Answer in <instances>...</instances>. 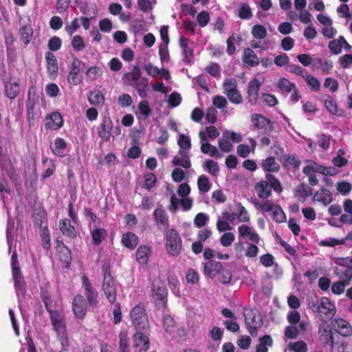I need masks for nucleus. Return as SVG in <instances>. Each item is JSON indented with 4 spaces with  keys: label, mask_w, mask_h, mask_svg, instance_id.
Returning a JSON list of instances; mask_svg holds the SVG:
<instances>
[{
    "label": "nucleus",
    "mask_w": 352,
    "mask_h": 352,
    "mask_svg": "<svg viewBox=\"0 0 352 352\" xmlns=\"http://www.w3.org/2000/svg\"><path fill=\"white\" fill-rule=\"evenodd\" d=\"M167 289L160 280H153L151 287V300L157 309H163L167 305Z\"/></svg>",
    "instance_id": "nucleus-1"
},
{
    "label": "nucleus",
    "mask_w": 352,
    "mask_h": 352,
    "mask_svg": "<svg viewBox=\"0 0 352 352\" xmlns=\"http://www.w3.org/2000/svg\"><path fill=\"white\" fill-rule=\"evenodd\" d=\"M165 241L166 250L169 255L177 256L181 253L182 241L176 230L168 229L165 235Z\"/></svg>",
    "instance_id": "nucleus-2"
},
{
    "label": "nucleus",
    "mask_w": 352,
    "mask_h": 352,
    "mask_svg": "<svg viewBox=\"0 0 352 352\" xmlns=\"http://www.w3.org/2000/svg\"><path fill=\"white\" fill-rule=\"evenodd\" d=\"M131 319L138 331H149V322L143 305L139 304L131 311Z\"/></svg>",
    "instance_id": "nucleus-3"
},
{
    "label": "nucleus",
    "mask_w": 352,
    "mask_h": 352,
    "mask_svg": "<svg viewBox=\"0 0 352 352\" xmlns=\"http://www.w3.org/2000/svg\"><path fill=\"white\" fill-rule=\"evenodd\" d=\"M103 283L102 289L110 303L116 301L117 287L108 267H103Z\"/></svg>",
    "instance_id": "nucleus-4"
},
{
    "label": "nucleus",
    "mask_w": 352,
    "mask_h": 352,
    "mask_svg": "<svg viewBox=\"0 0 352 352\" xmlns=\"http://www.w3.org/2000/svg\"><path fill=\"white\" fill-rule=\"evenodd\" d=\"M11 267L15 289L17 292L21 291L23 292L25 290V283L21 272L16 252H14L11 256Z\"/></svg>",
    "instance_id": "nucleus-5"
},
{
    "label": "nucleus",
    "mask_w": 352,
    "mask_h": 352,
    "mask_svg": "<svg viewBox=\"0 0 352 352\" xmlns=\"http://www.w3.org/2000/svg\"><path fill=\"white\" fill-rule=\"evenodd\" d=\"M82 285L89 307L91 309L96 308L98 304V293L86 276L82 277Z\"/></svg>",
    "instance_id": "nucleus-6"
},
{
    "label": "nucleus",
    "mask_w": 352,
    "mask_h": 352,
    "mask_svg": "<svg viewBox=\"0 0 352 352\" xmlns=\"http://www.w3.org/2000/svg\"><path fill=\"white\" fill-rule=\"evenodd\" d=\"M38 98L33 94L32 96L31 89L28 93V101L26 103L27 108V120L30 126H32L35 123L36 119L38 117L39 107L37 106Z\"/></svg>",
    "instance_id": "nucleus-7"
},
{
    "label": "nucleus",
    "mask_w": 352,
    "mask_h": 352,
    "mask_svg": "<svg viewBox=\"0 0 352 352\" xmlns=\"http://www.w3.org/2000/svg\"><path fill=\"white\" fill-rule=\"evenodd\" d=\"M245 322L249 333L252 336L256 335V330L263 325V320L259 314L252 310H246L244 312Z\"/></svg>",
    "instance_id": "nucleus-8"
},
{
    "label": "nucleus",
    "mask_w": 352,
    "mask_h": 352,
    "mask_svg": "<svg viewBox=\"0 0 352 352\" xmlns=\"http://www.w3.org/2000/svg\"><path fill=\"white\" fill-rule=\"evenodd\" d=\"M77 57H74L71 64L70 71L67 80L69 83L74 85H79L82 80V76L80 75L81 65H85Z\"/></svg>",
    "instance_id": "nucleus-9"
},
{
    "label": "nucleus",
    "mask_w": 352,
    "mask_h": 352,
    "mask_svg": "<svg viewBox=\"0 0 352 352\" xmlns=\"http://www.w3.org/2000/svg\"><path fill=\"white\" fill-rule=\"evenodd\" d=\"M148 331H138L133 334V347L137 352H146L150 346V342L147 336Z\"/></svg>",
    "instance_id": "nucleus-10"
},
{
    "label": "nucleus",
    "mask_w": 352,
    "mask_h": 352,
    "mask_svg": "<svg viewBox=\"0 0 352 352\" xmlns=\"http://www.w3.org/2000/svg\"><path fill=\"white\" fill-rule=\"evenodd\" d=\"M251 122L255 129L261 131L263 133L267 134L272 129L271 120L260 113H254L251 117Z\"/></svg>",
    "instance_id": "nucleus-11"
},
{
    "label": "nucleus",
    "mask_w": 352,
    "mask_h": 352,
    "mask_svg": "<svg viewBox=\"0 0 352 352\" xmlns=\"http://www.w3.org/2000/svg\"><path fill=\"white\" fill-rule=\"evenodd\" d=\"M317 313L324 319L331 318L336 313V307L327 297H322L320 299Z\"/></svg>",
    "instance_id": "nucleus-12"
},
{
    "label": "nucleus",
    "mask_w": 352,
    "mask_h": 352,
    "mask_svg": "<svg viewBox=\"0 0 352 352\" xmlns=\"http://www.w3.org/2000/svg\"><path fill=\"white\" fill-rule=\"evenodd\" d=\"M113 130V122L109 116H104L101 124L98 128L99 137L104 141L108 142L110 140Z\"/></svg>",
    "instance_id": "nucleus-13"
},
{
    "label": "nucleus",
    "mask_w": 352,
    "mask_h": 352,
    "mask_svg": "<svg viewBox=\"0 0 352 352\" xmlns=\"http://www.w3.org/2000/svg\"><path fill=\"white\" fill-rule=\"evenodd\" d=\"M72 310L75 316L79 319H82L87 311V303L84 297L78 294L76 296L72 302Z\"/></svg>",
    "instance_id": "nucleus-14"
},
{
    "label": "nucleus",
    "mask_w": 352,
    "mask_h": 352,
    "mask_svg": "<svg viewBox=\"0 0 352 352\" xmlns=\"http://www.w3.org/2000/svg\"><path fill=\"white\" fill-rule=\"evenodd\" d=\"M172 162L175 166H180L186 169L190 168L191 162L189 151L179 149L178 154L173 157Z\"/></svg>",
    "instance_id": "nucleus-15"
},
{
    "label": "nucleus",
    "mask_w": 352,
    "mask_h": 352,
    "mask_svg": "<svg viewBox=\"0 0 352 352\" xmlns=\"http://www.w3.org/2000/svg\"><path fill=\"white\" fill-rule=\"evenodd\" d=\"M50 317L53 329L56 334L63 333L67 331L64 318L59 311L52 313V314H50Z\"/></svg>",
    "instance_id": "nucleus-16"
},
{
    "label": "nucleus",
    "mask_w": 352,
    "mask_h": 352,
    "mask_svg": "<svg viewBox=\"0 0 352 352\" xmlns=\"http://www.w3.org/2000/svg\"><path fill=\"white\" fill-rule=\"evenodd\" d=\"M332 325L336 331L344 336H349L352 334V327L349 323L342 318H335Z\"/></svg>",
    "instance_id": "nucleus-17"
},
{
    "label": "nucleus",
    "mask_w": 352,
    "mask_h": 352,
    "mask_svg": "<svg viewBox=\"0 0 352 352\" xmlns=\"http://www.w3.org/2000/svg\"><path fill=\"white\" fill-rule=\"evenodd\" d=\"M313 199L327 206L333 201V195L329 190L321 188L314 193Z\"/></svg>",
    "instance_id": "nucleus-18"
},
{
    "label": "nucleus",
    "mask_w": 352,
    "mask_h": 352,
    "mask_svg": "<svg viewBox=\"0 0 352 352\" xmlns=\"http://www.w3.org/2000/svg\"><path fill=\"white\" fill-rule=\"evenodd\" d=\"M238 231L239 237H248V239L253 243H259L260 236L256 232V231L251 227L243 224L238 227Z\"/></svg>",
    "instance_id": "nucleus-19"
},
{
    "label": "nucleus",
    "mask_w": 352,
    "mask_h": 352,
    "mask_svg": "<svg viewBox=\"0 0 352 352\" xmlns=\"http://www.w3.org/2000/svg\"><path fill=\"white\" fill-rule=\"evenodd\" d=\"M63 125V118L58 112H54L45 118V126L52 130H58Z\"/></svg>",
    "instance_id": "nucleus-20"
},
{
    "label": "nucleus",
    "mask_w": 352,
    "mask_h": 352,
    "mask_svg": "<svg viewBox=\"0 0 352 352\" xmlns=\"http://www.w3.org/2000/svg\"><path fill=\"white\" fill-rule=\"evenodd\" d=\"M143 78L140 69L138 67H133L131 72H128L123 76L122 80L126 85L133 87Z\"/></svg>",
    "instance_id": "nucleus-21"
},
{
    "label": "nucleus",
    "mask_w": 352,
    "mask_h": 352,
    "mask_svg": "<svg viewBox=\"0 0 352 352\" xmlns=\"http://www.w3.org/2000/svg\"><path fill=\"white\" fill-rule=\"evenodd\" d=\"M59 229L62 234L70 239H74L77 236V232L71 224V221L68 219H63L59 221Z\"/></svg>",
    "instance_id": "nucleus-22"
},
{
    "label": "nucleus",
    "mask_w": 352,
    "mask_h": 352,
    "mask_svg": "<svg viewBox=\"0 0 352 352\" xmlns=\"http://www.w3.org/2000/svg\"><path fill=\"white\" fill-rule=\"evenodd\" d=\"M333 273L341 280L344 281L346 285H350L352 279V267H335Z\"/></svg>",
    "instance_id": "nucleus-23"
},
{
    "label": "nucleus",
    "mask_w": 352,
    "mask_h": 352,
    "mask_svg": "<svg viewBox=\"0 0 352 352\" xmlns=\"http://www.w3.org/2000/svg\"><path fill=\"white\" fill-rule=\"evenodd\" d=\"M47 61V70L51 78H54L58 73V64L55 56L50 52H47L45 55Z\"/></svg>",
    "instance_id": "nucleus-24"
},
{
    "label": "nucleus",
    "mask_w": 352,
    "mask_h": 352,
    "mask_svg": "<svg viewBox=\"0 0 352 352\" xmlns=\"http://www.w3.org/2000/svg\"><path fill=\"white\" fill-rule=\"evenodd\" d=\"M261 85V82L254 78L249 83L248 94V101L251 104H255L258 97V90L260 89V87Z\"/></svg>",
    "instance_id": "nucleus-25"
},
{
    "label": "nucleus",
    "mask_w": 352,
    "mask_h": 352,
    "mask_svg": "<svg viewBox=\"0 0 352 352\" xmlns=\"http://www.w3.org/2000/svg\"><path fill=\"white\" fill-rule=\"evenodd\" d=\"M254 190L258 197L263 199H267L272 194V186L267 181H261L256 183Z\"/></svg>",
    "instance_id": "nucleus-26"
},
{
    "label": "nucleus",
    "mask_w": 352,
    "mask_h": 352,
    "mask_svg": "<svg viewBox=\"0 0 352 352\" xmlns=\"http://www.w3.org/2000/svg\"><path fill=\"white\" fill-rule=\"evenodd\" d=\"M20 91V85L17 80L10 78L5 82V91L6 96L10 98H15Z\"/></svg>",
    "instance_id": "nucleus-27"
},
{
    "label": "nucleus",
    "mask_w": 352,
    "mask_h": 352,
    "mask_svg": "<svg viewBox=\"0 0 352 352\" xmlns=\"http://www.w3.org/2000/svg\"><path fill=\"white\" fill-rule=\"evenodd\" d=\"M155 224L160 229L168 226V216L162 208H157L153 212Z\"/></svg>",
    "instance_id": "nucleus-28"
},
{
    "label": "nucleus",
    "mask_w": 352,
    "mask_h": 352,
    "mask_svg": "<svg viewBox=\"0 0 352 352\" xmlns=\"http://www.w3.org/2000/svg\"><path fill=\"white\" fill-rule=\"evenodd\" d=\"M190 43V41L186 38L181 37L179 38V45L182 49L184 56L183 60L186 63L191 62L193 58V51L191 47H189Z\"/></svg>",
    "instance_id": "nucleus-29"
},
{
    "label": "nucleus",
    "mask_w": 352,
    "mask_h": 352,
    "mask_svg": "<svg viewBox=\"0 0 352 352\" xmlns=\"http://www.w3.org/2000/svg\"><path fill=\"white\" fill-rule=\"evenodd\" d=\"M318 333L320 339L324 343L329 344L331 346L333 345V337L331 331L329 327L324 324L319 326Z\"/></svg>",
    "instance_id": "nucleus-30"
},
{
    "label": "nucleus",
    "mask_w": 352,
    "mask_h": 352,
    "mask_svg": "<svg viewBox=\"0 0 352 352\" xmlns=\"http://www.w3.org/2000/svg\"><path fill=\"white\" fill-rule=\"evenodd\" d=\"M56 248L60 260L66 264H69L72 261L70 250L60 241H57Z\"/></svg>",
    "instance_id": "nucleus-31"
},
{
    "label": "nucleus",
    "mask_w": 352,
    "mask_h": 352,
    "mask_svg": "<svg viewBox=\"0 0 352 352\" xmlns=\"http://www.w3.org/2000/svg\"><path fill=\"white\" fill-rule=\"evenodd\" d=\"M221 263L215 261H208L204 265V273L207 276L213 278L221 270Z\"/></svg>",
    "instance_id": "nucleus-32"
},
{
    "label": "nucleus",
    "mask_w": 352,
    "mask_h": 352,
    "mask_svg": "<svg viewBox=\"0 0 352 352\" xmlns=\"http://www.w3.org/2000/svg\"><path fill=\"white\" fill-rule=\"evenodd\" d=\"M151 250L147 245H140L136 252V260L140 265L147 263L151 256Z\"/></svg>",
    "instance_id": "nucleus-33"
},
{
    "label": "nucleus",
    "mask_w": 352,
    "mask_h": 352,
    "mask_svg": "<svg viewBox=\"0 0 352 352\" xmlns=\"http://www.w3.org/2000/svg\"><path fill=\"white\" fill-rule=\"evenodd\" d=\"M19 37L23 44L28 45L33 36V29L30 25H23L19 29Z\"/></svg>",
    "instance_id": "nucleus-34"
},
{
    "label": "nucleus",
    "mask_w": 352,
    "mask_h": 352,
    "mask_svg": "<svg viewBox=\"0 0 352 352\" xmlns=\"http://www.w3.org/2000/svg\"><path fill=\"white\" fill-rule=\"evenodd\" d=\"M312 193V188L303 184L298 185L295 189V196L301 202H305L306 198L311 195Z\"/></svg>",
    "instance_id": "nucleus-35"
},
{
    "label": "nucleus",
    "mask_w": 352,
    "mask_h": 352,
    "mask_svg": "<svg viewBox=\"0 0 352 352\" xmlns=\"http://www.w3.org/2000/svg\"><path fill=\"white\" fill-rule=\"evenodd\" d=\"M133 87L136 89L141 98H146L148 96V91L149 90L148 79L146 77H144L142 79H140L138 83L135 84L134 87Z\"/></svg>",
    "instance_id": "nucleus-36"
},
{
    "label": "nucleus",
    "mask_w": 352,
    "mask_h": 352,
    "mask_svg": "<svg viewBox=\"0 0 352 352\" xmlns=\"http://www.w3.org/2000/svg\"><path fill=\"white\" fill-rule=\"evenodd\" d=\"M200 149L204 154H207L210 157L219 159L223 156L222 153L218 151L216 146L211 145L208 142L202 143Z\"/></svg>",
    "instance_id": "nucleus-37"
},
{
    "label": "nucleus",
    "mask_w": 352,
    "mask_h": 352,
    "mask_svg": "<svg viewBox=\"0 0 352 352\" xmlns=\"http://www.w3.org/2000/svg\"><path fill=\"white\" fill-rule=\"evenodd\" d=\"M119 338V351L120 352H130L129 339L128 337V332L125 329H122L118 336Z\"/></svg>",
    "instance_id": "nucleus-38"
},
{
    "label": "nucleus",
    "mask_w": 352,
    "mask_h": 352,
    "mask_svg": "<svg viewBox=\"0 0 352 352\" xmlns=\"http://www.w3.org/2000/svg\"><path fill=\"white\" fill-rule=\"evenodd\" d=\"M122 243L125 247L133 250L138 243V237L132 232H127L122 235Z\"/></svg>",
    "instance_id": "nucleus-39"
},
{
    "label": "nucleus",
    "mask_w": 352,
    "mask_h": 352,
    "mask_svg": "<svg viewBox=\"0 0 352 352\" xmlns=\"http://www.w3.org/2000/svg\"><path fill=\"white\" fill-rule=\"evenodd\" d=\"M243 61L245 63L254 67L258 64L259 60L252 50L245 48L243 51Z\"/></svg>",
    "instance_id": "nucleus-40"
},
{
    "label": "nucleus",
    "mask_w": 352,
    "mask_h": 352,
    "mask_svg": "<svg viewBox=\"0 0 352 352\" xmlns=\"http://www.w3.org/2000/svg\"><path fill=\"white\" fill-rule=\"evenodd\" d=\"M262 167L264 170L267 172H277L280 168V166L273 157H268L266 160H263Z\"/></svg>",
    "instance_id": "nucleus-41"
},
{
    "label": "nucleus",
    "mask_w": 352,
    "mask_h": 352,
    "mask_svg": "<svg viewBox=\"0 0 352 352\" xmlns=\"http://www.w3.org/2000/svg\"><path fill=\"white\" fill-rule=\"evenodd\" d=\"M66 146L67 144L65 141L61 138H58L55 139L54 146L51 148L55 155L59 157H63L65 155L64 151L66 148Z\"/></svg>",
    "instance_id": "nucleus-42"
},
{
    "label": "nucleus",
    "mask_w": 352,
    "mask_h": 352,
    "mask_svg": "<svg viewBox=\"0 0 352 352\" xmlns=\"http://www.w3.org/2000/svg\"><path fill=\"white\" fill-rule=\"evenodd\" d=\"M256 346V352H267V346H270L272 344V339L267 335L260 338Z\"/></svg>",
    "instance_id": "nucleus-43"
},
{
    "label": "nucleus",
    "mask_w": 352,
    "mask_h": 352,
    "mask_svg": "<svg viewBox=\"0 0 352 352\" xmlns=\"http://www.w3.org/2000/svg\"><path fill=\"white\" fill-rule=\"evenodd\" d=\"M343 43H346V40L340 36L338 39H333L329 43V48L333 54H338L341 52Z\"/></svg>",
    "instance_id": "nucleus-44"
},
{
    "label": "nucleus",
    "mask_w": 352,
    "mask_h": 352,
    "mask_svg": "<svg viewBox=\"0 0 352 352\" xmlns=\"http://www.w3.org/2000/svg\"><path fill=\"white\" fill-rule=\"evenodd\" d=\"M88 100L91 104L98 105L104 102V97L100 90L94 89L89 92Z\"/></svg>",
    "instance_id": "nucleus-45"
},
{
    "label": "nucleus",
    "mask_w": 352,
    "mask_h": 352,
    "mask_svg": "<svg viewBox=\"0 0 352 352\" xmlns=\"http://www.w3.org/2000/svg\"><path fill=\"white\" fill-rule=\"evenodd\" d=\"M278 87L282 93L288 94L295 89L296 85L287 79L281 78L278 80Z\"/></svg>",
    "instance_id": "nucleus-46"
},
{
    "label": "nucleus",
    "mask_w": 352,
    "mask_h": 352,
    "mask_svg": "<svg viewBox=\"0 0 352 352\" xmlns=\"http://www.w3.org/2000/svg\"><path fill=\"white\" fill-rule=\"evenodd\" d=\"M197 186L200 192L206 193L211 188V183L206 175H202L198 177Z\"/></svg>",
    "instance_id": "nucleus-47"
},
{
    "label": "nucleus",
    "mask_w": 352,
    "mask_h": 352,
    "mask_svg": "<svg viewBox=\"0 0 352 352\" xmlns=\"http://www.w3.org/2000/svg\"><path fill=\"white\" fill-rule=\"evenodd\" d=\"M107 236V232L103 228H96L91 232L93 243L96 245H98Z\"/></svg>",
    "instance_id": "nucleus-48"
},
{
    "label": "nucleus",
    "mask_w": 352,
    "mask_h": 352,
    "mask_svg": "<svg viewBox=\"0 0 352 352\" xmlns=\"http://www.w3.org/2000/svg\"><path fill=\"white\" fill-rule=\"evenodd\" d=\"M162 327L166 332L172 333L175 329V321L169 314H164L162 318Z\"/></svg>",
    "instance_id": "nucleus-49"
},
{
    "label": "nucleus",
    "mask_w": 352,
    "mask_h": 352,
    "mask_svg": "<svg viewBox=\"0 0 352 352\" xmlns=\"http://www.w3.org/2000/svg\"><path fill=\"white\" fill-rule=\"evenodd\" d=\"M252 36L256 39H263L267 36L266 28L262 25H255L251 32Z\"/></svg>",
    "instance_id": "nucleus-50"
},
{
    "label": "nucleus",
    "mask_w": 352,
    "mask_h": 352,
    "mask_svg": "<svg viewBox=\"0 0 352 352\" xmlns=\"http://www.w3.org/2000/svg\"><path fill=\"white\" fill-rule=\"evenodd\" d=\"M130 30L136 34H142L146 30V25L143 20L136 19L132 21Z\"/></svg>",
    "instance_id": "nucleus-51"
},
{
    "label": "nucleus",
    "mask_w": 352,
    "mask_h": 352,
    "mask_svg": "<svg viewBox=\"0 0 352 352\" xmlns=\"http://www.w3.org/2000/svg\"><path fill=\"white\" fill-rule=\"evenodd\" d=\"M345 151L343 149H339L337 152V155L332 159V163L337 167H342L345 166L348 160L344 157Z\"/></svg>",
    "instance_id": "nucleus-52"
},
{
    "label": "nucleus",
    "mask_w": 352,
    "mask_h": 352,
    "mask_svg": "<svg viewBox=\"0 0 352 352\" xmlns=\"http://www.w3.org/2000/svg\"><path fill=\"white\" fill-rule=\"evenodd\" d=\"M287 349L293 350L295 352H307V346L302 340H299L295 342H290L287 345Z\"/></svg>",
    "instance_id": "nucleus-53"
},
{
    "label": "nucleus",
    "mask_w": 352,
    "mask_h": 352,
    "mask_svg": "<svg viewBox=\"0 0 352 352\" xmlns=\"http://www.w3.org/2000/svg\"><path fill=\"white\" fill-rule=\"evenodd\" d=\"M204 168L208 173L212 175H216L217 173L219 171V168L217 162L212 160H207L205 161L204 164Z\"/></svg>",
    "instance_id": "nucleus-54"
},
{
    "label": "nucleus",
    "mask_w": 352,
    "mask_h": 352,
    "mask_svg": "<svg viewBox=\"0 0 352 352\" xmlns=\"http://www.w3.org/2000/svg\"><path fill=\"white\" fill-rule=\"evenodd\" d=\"M217 275H219V280L223 284H228L232 279V274L230 270L223 268L222 266Z\"/></svg>",
    "instance_id": "nucleus-55"
},
{
    "label": "nucleus",
    "mask_w": 352,
    "mask_h": 352,
    "mask_svg": "<svg viewBox=\"0 0 352 352\" xmlns=\"http://www.w3.org/2000/svg\"><path fill=\"white\" fill-rule=\"evenodd\" d=\"M42 300L50 314L58 311L56 307H54V305L52 304V300L48 293L45 292L42 294Z\"/></svg>",
    "instance_id": "nucleus-56"
},
{
    "label": "nucleus",
    "mask_w": 352,
    "mask_h": 352,
    "mask_svg": "<svg viewBox=\"0 0 352 352\" xmlns=\"http://www.w3.org/2000/svg\"><path fill=\"white\" fill-rule=\"evenodd\" d=\"M304 79L312 90L315 91L320 90V82L318 78L309 75V74H305Z\"/></svg>",
    "instance_id": "nucleus-57"
},
{
    "label": "nucleus",
    "mask_w": 352,
    "mask_h": 352,
    "mask_svg": "<svg viewBox=\"0 0 352 352\" xmlns=\"http://www.w3.org/2000/svg\"><path fill=\"white\" fill-rule=\"evenodd\" d=\"M309 163L311 166L313 173L318 172V173H322L325 175H331L333 174L331 171V170L332 169L331 168H326V167H324L320 164H318L313 161H309Z\"/></svg>",
    "instance_id": "nucleus-58"
},
{
    "label": "nucleus",
    "mask_w": 352,
    "mask_h": 352,
    "mask_svg": "<svg viewBox=\"0 0 352 352\" xmlns=\"http://www.w3.org/2000/svg\"><path fill=\"white\" fill-rule=\"evenodd\" d=\"M266 181H267L270 185L272 186L276 192H280L283 190V188L280 182L274 175L271 174H267Z\"/></svg>",
    "instance_id": "nucleus-59"
},
{
    "label": "nucleus",
    "mask_w": 352,
    "mask_h": 352,
    "mask_svg": "<svg viewBox=\"0 0 352 352\" xmlns=\"http://www.w3.org/2000/svg\"><path fill=\"white\" fill-rule=\"evenodd\" d=\"M238 16L242 19H250L252 16L250 7L247 3H243L239 9Z\"/></svg>",
    "instance_id": "nucleus-60"
},
{
    "label": "nucleus",
    "mask_w": 352,
    "mask_h": 352,
    "mask_svg": "<svg viewBox=\"0 0 352 352\" xmlns=\"http://www.w3.org/2000/svg\"><path fill=\"white\" fill-rule=\"evenodd\" d=\"M138 109L144 119L148 118L151 114V110L146 100H142L138 104Z\"/></svg>",
    "instance_id": "nucleus-61"
},
{
    "label": "nucleus",
    "mask_w": 352,
    "mask_h": 352,
    "mask_svg": "<svg viewBox=\"0 0 352 352\" xmlns=\"http://www.w3.org/2000/svg\"><path fill=\"white\" fill-rule=\"evenodd\" d=\"M102 74V69L100 67L97 66H94L89 68L86 72V75L87 78L91 80H94Z\"/></svg>",
    "instance_id": "nucleus-62"
},
{
    "label": "nucleus",
    "mask_w": 352,
    "mask_h": 352,
    "mask_svg": "<svg viewBox=\"0 0 352 352\" xmlns=\"http://www.w3.org/2000/svg\"><path fill=\"white\" fill-rule=\"evenodd\" d=\"M209 220L208 216L203 212L198 213L194 219V224L197 228L204 227Z\"/></svg>",
    "instance_id": "nucleus-63"
},
{
    "label": "nucleus",
    "mask_w": 352,
    "mask_h": 352,
    "mask_svg": "<svg viewBox=\"0 0 352 352\" xmlns=\"http://www.w3.org/2000/svg\"><path fill=\"white\" fill-rule=\"evenodd\" d=\"M229 100L235 104H241L243 101L242 96L237 90V88L226 94Z\"/></svg>",
    "instance_id": "nucleus-64"
}]
</instances>
